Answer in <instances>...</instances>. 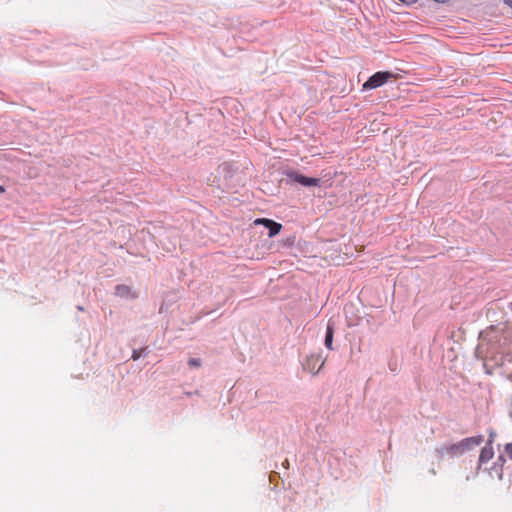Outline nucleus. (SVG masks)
I'll list each match as a JSON object with an SVG mask.
<instances>
[{
    "instance_id": "12",
    "label": "nucleus",
    "mask_w": 512,
    "mask_h": 512,
    "mask_svg": "<svg viewBox=\"0 0 512 512\" xmlns=\"http://www.w3.org/2000/svg\"><path fill=\"white\" fill-rule=\"evenodd\" d=\"M150 353V349L148 346H144L142 348H139V349H133V352H132V359L134 361L138 360L140 357L142 356H147L148 354Z\"/></svg>"
},
{
    "instance_id": "13",
    "label": "nucleus",
    "mask_w": 512,
    "mask_h": 512,
    "mask_svg": "<svg viewBox=\"0 0 512 512\" xmlns=\"http://www.w3.org/2000/svg\"><path fill=\"white\" fill-rule=\"evenodd\" d=\"M497 437V433L493 428L488 429V439L486 441V445L493 446V443L495 441V438Z\"/></svg>"
},
{
    "instance_id": "7",
    "label": "nucleus",
    "mask_w": 512,
    "mask_h": 512,
    "mask_svg": "<svg viewBox=\"0 0 512 512\" xmlns=\"http://www.w3.org/2000/svg\"><path fill=\"white\" fill-rule=\"evenodd\" d=\"M484 441L483 435H476L472 437L463 438L459 441L460 447L463 454L472 451L476 447L480 446Z\"/></svg>"
},
{
    "instance_id": "15",
    "label": "nucleus",
    "mask_w": 512,
    "mask_h": 512,
    "mask_svg": "<svg viewBox=\"0 0 512 512\" xmlns=\"http://www.w3.org/2000/svg\"><path fill=\"white\" fill-rule=\"evenodd\" d=\"M504 452L508 455L510 459H512V442L507 443L504 446Z\"/></svg>"
},
{
    "instance_id": "10",
    "label": "nucleus",
    "mask_w": 512,
    "mask_h": 512,
    "mask_svg": "<svg viewBox=\"0 0 512 512\" xmlns=\"http://www.w3.org/2000/svg\"><path fill=\"white\" fill-rule=\"evenodd\" d=\"M494 454L495 452L493 446H488L485 444L479 454L477 469H480L483 464L490 461L494 457Z\"/></svg>"
},
{
    "instance_id": "21",
    "label": "nucleus",
    "mask_w": 512,
    "mask_h": 512,
    "mask_svg": "<svg viewBox=\"0 0 512 512\" xmlns=\"http://www.w3.org/2000/svg\"><path fill=\"white\" fill-rule=\"evenodd\" d=\"M390 370L395 371L394 365L390 364Z\"/></svg>"
},
{
    "instance_id": "5",
    "label": "nucleus",
    "mask_w": 512,
    "mask_h": 512,
    "mask_svg": "<svg viewBox=\"0 0 512 512\" xmlns=\"http://www.w3.org/2000/svg\"><path fill=\"white\" fill-rule=\"evenodd\" d=\"M324 363L325 359L322 358L321 354H311L306 357L303 367L313 375H317L324 366Z\"/></svg>"
},
{
    "instance_id": "11",
    "label": "nucleus",
    "mask_w": 512,
    "mask_h": 512,
    "mask_svg": "<svg viewBox=\"0 0 512 512\" xmlns=\"http://www.w3.org/2000/svg\"><path fill=\"white\" fill-rule=\"evenodd\" d=\"M115 295L121 298L133 299L136 298V294L132 291V288L125 284H118L115 287Z\"/></svg>"
},
{
    "instance_id": "9",
    "label": "nucleus",
    "mask_w": 512,
    "mask_h": 512,
    "mask_svg": "<svg viewBox=\"0 0 512 512\" xmlns=\"http://www.w3.org/2000/svg\"><path fill=\"white\" fill-rule=\"evenodd\" d=\"M335 330H336L335 321H333V319H329L327 322V327H326V332H325V337H324V346L328 350H331V351L335 350V348L333 346Z\"/></svg>"
},
{
    "instance_id": "2",
    "label": "nucleus",
    "mask_w": 512,
    "mask_h": 512,
    "mask_svg": "<svg viewBox=\"0 0 512 512\" xmlns=\"http://www.w3.org/2000/svg\"><path fill=\"white\" fill-rule=\"evenodd\" d=\"M285 175L287 177V184L297 183L303 187H316L321 184L320 178L309 177L296 170H287Z\"/></svg>"
},
{
    "instance_id": "14",
    "label": "nucleus",
    "mask_w": 512,
    "mask_h": 512,
    "mask_svg": "<svg viewBox=\"0 0 512 512\" xmlns=\"http://www.w3.org/2000/svg\"><path fill=\"white\" fill-rule=\"evenodd\" d=\"M188 365L190 367H200L201 366V359L200 358H190L188 360Z\"/></svg>"
},
{
    "instance_id": "16",
    "label": "nucleus",
    "mask_w": 512,
    "mask_h": 512,
    "mask_svg": "<svg viewBox=\"0 0 512 512\" xmlns=\"http://www.w3.org/2000/svg\"><path fill=\"white\" fill-rule=\"evenodd\" d=\"M504 4L512 8V0H503Z\"/></svg>"
},
{
    "instance_id": "8",
    "label": "nucleus",
    "mask_w": 512,
    "mask_h": 512,
    "mask_svg": "<svg viewBox=\"0 0 512 512\" xmlns=\"http://www.w3.org/2000/svg\"><path fill=\"white\" fill-rule=\"evenodd\" d=\"M506 463L505 455L500 453L497 457V460L494 462L492 467L488 469V473L491 477H497L498 480L502 481L504 477V465Z\"/></svg>"
},
{
    "instance_id": "6",
    "label": "nucleus",
    "mask_w": 512,
    "mask_h": 512,
    "mask_svg": "<svg viewBox=\"0 0 512 512\" xmlns=\"http://www.w3.org/2000/svg\"><path fill=\"white\" fill-rule=\"evenodd\" d=\"M255 225H262L268 230V237L272 238L280 233L283 228L282 224L269 218H257Z\"/></svg>"
},
{
    "instance_id": "17",
    "label": "nucleus",
    "mask_w": 512,
    "mask_h": 512,
    "mask_svg": "<svg viewBox=\"0 0 512 512\" xmlns=\"http://www.w3.org/2000/svg\"><path fill=\"white\" fill-rule=\"evenodd\" d=\"M433 1L436 3L445 4V3H448L450 0H433Z\"/></svg>"
},
{
    "instance_id": "4",
    "label": "nucleus",
    "mask_w": 512,
    "mask_h": 512,
    "mask_svg": "<svg viewBox=\"0 0 512 512\" xmlns=\"http://www.w3.org/2000/svg\"><path fill=\"white\" fill-rule=\"evenodd\" d=\"M435 453L439 459H444L446 456L449 458H455L464 455L459 442L443 444L435 449Z\"/></svg>"
},
{
    "instance_id": "1",
    "label": "nucleus",
    "mask_w": 512,
    "mask_h": 512,
    "mask_svg": "<svg viewBox=\"0 0 512 512\" xmlns=\"http://www.w3.org/2000/svg\"><path fill=\"white\" fill-rule=\"evenodd\" d=\"M506 325L499 323L491 325L480 333V347L486 346L489 354H502L509 342V337L505 333Z\"/></svg>"
},
{
    "instance_id": "22",
    "label": "nucleus",
    "mask_w": 512,
    "mask_h": 512,
    "mask_svg": "<svg viewBox=\"0 0 512 512\" xmlns=\"http://www.w3.org/2000/svg\"><path fill=\"white\" fill-rule=\"evenodd\" d=\"M509 417H510V418H511V420H512V412H510V413H509Z\"/></svg>"
},
{
    "instance_id": "18",
    "label": "nucleus",
    "mask_w": 512,
    "mask_h": 512,
    "mask_svg": "<svg viewBox=\"0 0 512 512\" xmlns=\"http://www.w3.org/2000/svg\"><path fill=\"white\" fill-rule=\"evenodd\" d=\"M5 192V188L4 186L0 185V194L4 193Z\"/></svg>"
},
{
    "instance_id": "19",
    "label": "nucleus",
    "mask_w": 512,
    "mask_h": 512,
    "mask_svg": "<svg viewBox=\"0 0 512 512\" xmlns=\"http://www.w3.org/2000/svg\"><path fill=\"white\" fill-rule=\"evenodd\" d=\"M77 309H78L79 311H84V307H83V306H81V305H78V306H77Z\"/></svg>"
},
{
    "instance_id": "20",
    "label": "nucleus",
    "mask_w": 512,
    "mask_h": 512,
    "mask_svg": "<svg viewBox=\"0 0 512 512\" xmlns=\"http://www.w3.org/2000/svg\"><path fill=\"white\" fill-rule=\"evenodd\" d=\"M390 370L395 371L394 365L390 364Z\"/></svg>"
},
{
    "instance_id": "3",
    "label": "nucleus",
    "mask_w": 512,
    "mask_h": 512,
    "mask_svg": "<svg viewBox=\"0 0 512 512\" xmlns=\"http://www.w3.org/2000/svg\"><path fill=\"white\" fill-rule=\"evenodd\" d=\"M393 77V73L390 71H378L371 75L363 84V90L376 89Z\"/></svg>"
}]
</instances>
